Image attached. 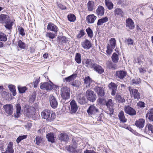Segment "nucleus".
Masks as SVG:
<instances>
[{
	"label": "nucleus",
	"instance_id": "nucleus-47",
	"mask_svg": "<svg viewBox=\"0 0 153 153\" xmlns=\"http://www.w3.org/2000/svg\"><path fill=\"white\" fill-rule=\"evenodd\" d=\"M27 137V135H25L19 136L17 139L16 141V142L18 143L22 140L26 139Z\"/></svg>",
	"mask_w": 153,
	"mask_h": 153
},
{
	"label": "nucleus",
	"instance_id": "nucleus-9",
	"mask_svg": "<svg viewBox=\"0 0 153 153\" xmlns=\"http://www.w3.org/2000/svg\"><path fill=\"white\" fill-rule=\"evenodd\" d=\"M124 110L126 114L130 115L133 116L136 114L135 110L129 105L125 106L124 108Z\"/></svg>",
	"mask_w": 153,
	"mask_h": 153
},
{
	"label": "nucleus",
	"instance_id": "nucleus-44",
	"mask_svg": "<svg viewBox=\"0 0 153 153\" xmlns=\"http://www.w3.org/2000/svg\"><path fill=\"white\" fill-rule=\"evenodd\" d=\"M18 46L22 49H24L25 48V43L23 42L20 40H19L18 42Z\"/></svg>",
	"mask_w": 153,
	"mask_h": 153
},
{
	"label": "nucleus",
	"instance_id": "nucleus-3",
	"mask_svg": "<svg viewBox=\"0 0 153 153\" xmlns=\"http://www.w3.org/2000/svg\"><path fill=\"white\" fill-rule=\"evenodd\" d=\"M61 96L63 99L65 100L69 99L70 96V90L67 87H62L60 90Z\"/></svg>",
	"mask_w": 153,
	"mask_h": 153
},
{
	"label": "nucleus",
	"instance_id": "nucleus-2",
	"mask_svg": "<svg viewBox=\"0 0 153 153\" xmlns=\"http://www.w3.org/2000/svg\"><path fill=\"white\" fill-rule=\"evenodd\" d=\"M89 116L93 118L97 117L99 115V112L97 107L94 105H91L87 110Z\"/></svg>",
	"mask_w": 153,
	"mask_h": 153
},
{
	"label": "nucleus",
	"instance_id": "nucleus-59",
	"mask_svg": "<svg viewBox=\"0 0 153 153\" xmlns=\"http://www.w3.org/2000/svg\"><path fill=\"white\" fill-rule=\"evenodd\" d=\"M134 63H137L139 65H141L142 64V61L139 58H136L134 59Z\"/></svg>",
	"mask_w": 153,
	"mask_h": 153
},
{
	"label": "nucleus",
	"instance_id": "nucleus-34",
	"mask_svg": "<svg viewBox=\"0 0 153 153\" xmlns=\"http://www.w3.org/2000/svg\"><path fill=\"white\" fill-rule=\"evenodd\" d=\"M13 143L12 142H10L8 144L7 148L6 150L7 152L10 153H13L14 152V150L13 148Z\"/></svg>",
	"mask_w": 153,
	"mask_h": 153
},
{
	"label": "nucleus",
	"instance_id": "nucleus-27",
	"mask_svg": "<svg viewBox=\"0 0 153 153\" xmlns=\"http://www.w3.org/2000/svg\"><path fill=\"white\" fill-rule=\"evenodd\" d=\"M104 11L105 9L102 6H99L96 10V12L98 15L102 16L104 15Z\"/></svg>",
	"mask_w": 153,
	"mask_h": 153
},
{
	"label": "nucleus",
	"instance_id": "nucleus-33",
	"mask_svg": "<svg viewBox=\"0 0 153 153\" xmlns=\"http://www.w3.org/2000/svg\"><path fill=\"white\" fill-rule=\"evenodd\" d=\"M108 19L107 17L100 19L98 21L97 25L99 26L102 25L103 23L108 22Z\"/></svg>",
	"mask_w": 153,
	"mask_h": 153
},
{
	"label": "nucleus",
	"instance_id": "nucleus-54",
	"mask_svg": "<svg viewBox=\"0 0 153 153\" xmlns=\"http://www.w3.org/2000/svg\"><path fill=\"white\" fill-rule=\"evenodd\" d=\"M42 141V139L41 137L37 136L36 137V141L37 145H39Z\"/></svg>",
	"mask_w": 153,
	"mask_h": 153
},
{
	"label": "nucleus",
	"instance_id": "nucleus-6",
	"mask_svg": "<svg viewBox=\"0 0 153 153\" xmlns=\"http://www.w3.org/2000/svg\"><path fill=\"white\" fill-rule=\"evenodd\" d=\"M86 94L81 93L79 94L77 96V100L79 103L81 104H84L87 102L86 98Z\"/></svg>",
	"mask_w": 153,
	"mask_h": 153
},
{
	"label": "nucleus",
	"instance_id": "nucleus-57",
	"mask_svg": "<svg viewBox=\"0 0 153 153\" xmlns=\"http://www.w3.org/2000/svg\"><path fill=\"white\" fill-rule=\"evenodd\" d=\"M149 113H147L146 115V117L148 118L150 121H153V115Z\"/></svg>",
	"mask_w": 153,
	"mask_h": 153
},
{
	"label": "nucleus",
	"instance_id": "nucleus-13",
	"mask_svg": "<svg viewBox=\"0 0 153 153\" xmlns=\"http://www.w3.org/2000/svg\"><path fill=\"white\" fill-rule=\"evenodd\" d=\"M82 47L85 50H88L92 47L91 42L88 39H86L81 43Z\"/></svg>",
	"mask_w": 153,
	"mask_h": 153
},
{
	"label": "nucleus",
	"instance_id": "nucleus-50",
	"mask_svg": "<svg viewBox=\"0 0 153 153\" xmlns=\"http://www.w3.org/2000/svg\"><path fill=\"white\" fill-rule=\"evenodd\" d=\"M46 37H49L50 39H53L54 38L56 35L53 33L49 32L46 33Z\"/></svg>",
	"mask_w": 153,
	"mask_h": 153
},
{
	"label": "nucleus",
	"instance_id": "nucleus-8",
	"mask_svg": "<svg viewBox=\"0 0 153 153\" xmlns=\"http://www.w3.org/2000/svg\"><path fill=\"white\" fill-rule=\"evenodd\" d=\"M70 112L72 113H75L77 111L78 106L74 100H72L70 103L69 107Z\"/></svg>",
	"mask_w": 153,
	"mask_h": 153
},
{
	"label": "nucleus",
	"instance_id": "nucleus-4",
	"mask_svg": "<svg viewBox=\"0 0 153 153\" xmlns=\"http://www.w3.org/2000/svg\"><path fill=\"white\" fill-rule=\"evenodd\" d=\"M87 100L91 102H94L96 100V95L94 92L91 90H87L86 92Z\"/></svg>",
	"mask_w": 153,
	"mask_h": 153
},
{
	"label": "nucleus",
	"instance_id": "nucleus-10",
	"mask_svg": "<svg viewBox=\"0 0 153 153\" xmlns=\"http://www.w3.org/2000/svg\"><path fill=\"white\" fill-rule=\"evenodd\" d=\"M94 89V91L97 93L99 97H103L105 95L104 88L103 87L96 86Z\"/></svg>",
	"mask_w": 153,
	"mask_h": 153
},
{
	"label": "nucleus",
	"instance_id": "nucleus-35",
	"mask_svg": "<svg viewBox=\"0 0 153 153\" xmlns=\"http://www.w3.org/2000/svg\"><path fill=\"white\" fill-rule=\"evenodd\" d=\"M140 82V79L139 78H136L132 80L131 83L133 85H138Z\"/></svg>",
	"mask_w": 153,
	"mask_h": 153
},
{
	"label": "nucleus",
	"instance_id": "nucleus-56",
	"mask_svg": "<svg viewBox=\"0 0 153 153\" xmlns=\"http://www.w3.org/2000/svg\"><path fill=\"white\" fill-rule=\"evenodd\" d=\"M149 133H153V126L150 124H148L147 125Z\"/></svg>",
	"mask_w": 153,
	"mask_h": 153
},
{
	"label": "nucleus",
	"instance_id": "nucleus-49",
	"mask_svg": "<svg viewBox=\"0 0 153 153\" xmlns=\"http://www.w3.org/2000/svg\"><path fill=\"white\" fill-rule=\"evenodd\" d=\"M7 40L6 35L3 33L0 32V40L5 42Z\"/></svg>",
	"mask_w": 153,
	"mask_h": 153
},
{
	"label": "nucleus",
	"instance_id": "nucleus-22",
	"mask_svg": "<svg viewBox=\"0 0 153 153\" xmlns=\"http://www.w3.org/2000/svg\"><path fill=\"white\" fill-rule=\"evenodd\" d=\"M126 72L123 71H117L116 73V76L120 79H123L126 75Z\"/></svg>",
	"mask_w": 153,
	"mask_h": 153
},
{
	"label": "nucleus",
	"instance_id": "nucleus-37",
	"mask_svg": "<svg viewBox=\"0 0 153 153\" xmlns=\"http://www.w3.org/2000/svg\"><path fill=\"white\" fill-rule=\"evenodd\" d=\"M8 88L10 91L12 93L13 96H15L16 95V93L15 86L12 85H9Z\"/></svg>",
	"mask_w": 153,
	"mask_h": 153
},
{
	"label": "nucleus",
	"instance_id": "nucleus-28",
	"mask_svg": "<svg viewBox=\"0 0 153 153\" xmlns=\"http://www.w3.org/2000/svg\"><path fill=\"white\" fill-rule=\"evenodd\" d=\"M118 117L121 122L123 123L126 122L127 119L125 118L123 111H121L118 114Z\"/></svg>",
	"mask_w": 153,
	"mask_h": 153
},
{
	"label": "nucleus",
	"instance_id": "nucleus-51",
	"mask_svg": "<svg viewBox=\"0 0 153 153\" xmlns=\"http://www.w3.org/2000/svg\"><path fill=\"white\" fill-rule=\"evenodd\" d=\"M84 82L85 84L88 85H89L91 82V80L89 76H88L85 77L84 79Z\"/></svg>",
	"mask_w": 153,
	"mask_h": 153
},
{
	"label": "nucleus",
	"instance_id": "nucleus-20",
	"mask_svg": "<svg viewBox=\"0 0 153 153\" xmlns=\"http://www.w3.org/2000/svg\"><path fill=\"white\" fill-rule=\"evenodd\" d=\"M145 120L143 119H140L136 121L135 125L139 128H142L144 126Z\"/></svg>",
	"mask_w": 153,
	"mask_h": 153
},
{
	"label": "nucleus",
	"instance_id": "nucleus-25",
	"mask_svg": "<svg viewBox=\"0 0 153 153\" xmlns=\"http://www.w3.org/2000/svg\"><path fill=\"white\" fill-rule=\"evenodd\" d=\"M85 65L88 68H93L96 64L92 60L89 59H87L85 62Z\"/></svg>",
	"mask_w": 153,
	"mask_h": 153
},
{
	"label": "nucleus",
	"instance_id": "nucleus-61",
	"mask_svg": "<svg viewBox=\"0 0 153 153\" xmlns=\"http://www.w3.org/2000/svg\"><path fill=\"white\" fill-rule=\"evenodd\" d=\"M27 90L26 87H22L20 88H19V90L20 93H23L25 92V91Z\"/></svg>",
	"mask_w": 153,
	"mask_h": 153
},
{
	"label": "nucleus",
	"instance_id": "nucleus-31",
	"mask_svg": "<svg viewBox=\"0 0 153 153\" xmlns=\"http://www.w3.org/2000/svg\"><path fill=\"white\" fill-rule=\"evenodd\" d=\"M46 137L49 141L53 143L55 141V137L53 133H48L46 135Z\"/></svg>",
	"mask_w": 153,
	"mask_h": 153
},
{
	"label": "nucleus",
	"instance_id": "nucleus-41",
	"mask_svg": "<svg viewBox=\"0 0 153 153\" xmlns=\"http://www.w3.org/2000/svg\"><path fill=\"white\" fill-rule=\"evenodd\" d=\"M36 98V94L35 92H33L32 94L30 96L29 101V102L32 103L35 101Z\"/></svg>",
	"mask_w": 153,
	"mask_h": 153
},
{
	"label": "nucleus",
	"instance_id": "nucleus-24",
	"mask_svg": "<svg viewBox=\"0 0 153 153\" xmlns=\"http://www.w3.org/2000/svg\"><path fill=\"white\" fill-rule=\"evenodd\" d=\"M94 70L100 74H101L103 73L104 71V69L102 67L98 64H95V66L93 68Z\"/></svg>",
	"mask_w": 153,
	"mask_h": 153
},
{
	"label": "nucleus",
	"instance_id": "nucleus-23",
	"mask_svg": "<svg viewBox=\"0 0 153 153\" xmlns=\"http://www.w3.org/2000/svg\"><path fill=\"white\" fill-rule=\"evenodd\" d=\"M96 18L97 17L94 14L89 15L86 17V21L88 23H93Z\"/></svg>",
	"mask_w": 153,
	"mask_h": 153
},
{
	"label": "nucleus",
	"instance_id": "nucleus-14",
	"mask_svg": "<svg viewBox=\"0 0 153 153\" xmlns=\"http://www.w3.org/2000/svg\"><path fill=\"white\" fill-rule=\"evenodd\" d=\"M108 87L110 90H111V94L114 96L117 91V85L114 82H111L109 84Z\"/></svg>",
	"mask_w": 153,
	"mask_h": 153
},
{
	"label": "nucleus",
	"instance_id": "nucleus-64",
	"mask_svg": "<svg viewBox=\"0 0 153 153\" xmlns=\"http://www.w3.org/2000/svg\"><path fill=\"white\" fill-rule=\"evenodd\" d=\"M137 105L138 106L142 108L145 107L144 103L143 102L140 101L137 104Z\"/></svg>",
	"mask_w": 153,
	"mask_h": 153
},
{
	"label": "nucleus",
	"instance_id": "nucleus-63",
	"mask_svg": "<svg viewBox=\"0 0 153 153\" xmlns=\"http://www.w3.org/2000/svg\"><path fill=\"white\" fill-rule=\"evenodd\" d=\"M127 42L128 45H132L133 44L134 41L133 40L131 39L128 38L127 39Z\"/></svg>",
	"mask_w": 153,
	"mask_h": 153
},
{
	"label": "nucleus",
	"instance_id": "nucleus-42",
	"mask_svg": "<svg viewBox=\"0 0 153 153\" xmlns=\"http://www.w3.org/2000/svg\"><path fill=\"white\" fill-rule=\"evenodd\" d=\"M68 20L71 22H74L76 20L75 16L73 14H70L68 15Z\"/></svg>",
	"mask_w": 153,
	"mask_h": 153
},
{
	"label": "nucleus",
	"instance_id": "nucleus-30",
	"mask_svg": "<svg viewBox=\"0 0 153 153\" xmlns=\"http://www.w3.org/2000/svg\"><path fill=\"white\" fill-rule=\"evenodd\" d=\"M106 64H107V67L109 69H116L117 68V65L113 63L111 61H108L107 62Z\"/></svg>",
	"mask_w": 153,
	"mask_h": 153
},
{
	"label": "nucleus",
	"instance_id": "nucleus-55",
	"mask_svg": "<svg viewBox=\"0 0 153 153\" xmlns=\"http://www.w3.org/2000/svg\"><path fill=\"white\" fill-rule=\"evenodd\" d=\"M5 23L6 25H5V27L8 29H11L12 25L11 22L9 21V22H6Z\"/></svg>",
	"mask_w": 153,
	"mask_h": 153
},
{
	"label": "nucleus",
	"instance_id": "nucleus-48",
	"mask_svg": "<svg viewBox=\"0 0 153 153\" xmlns=\"http://www.w3.org/2000/svg\"><path fill=\"white\" fill-rule=\"evenodd\" d=\"M94 3L93 2L89 1L88 3V8L89 11H92L93 9Z\"/></svg>",
	"mask_w": 153,
	"mask_h": 153
},
{
	"label": "nucleus",
	"instance_id": "nucleus-11",
	"mask_svg": "<svg viewBox=\"0 0 153 153\" xmlns=\"http://www.w3.org/2000/svg\"><path fill=\"white\" fill-rule=\"evenodd\" d=\"M105 105L109 108L110 111V114H113L114 111L113 107L114 106V103L113 102L111 99H109L106 101Z\"/></svg>",
	"mask_w": 153,
	"mask_h": 153
},
{
	"label": "nucleus",
	"instance_id": "nucleus-16",
	"mask_svg": "<svg viewBox=\"0 0 153 153\" xmlns=\"http://www.w3.org/2000/svg\"><path fill=\"white\" fill-rule=\"evenodd\" d=\"M53 83H49L48 82H45L40 85V88L45 89L48 91H50L52 90L53 88Z\"/></svg>",
	"mask_w": 153,
	"mask_h": 153
},
{
	"label": "nucleus",
	"instance_id": "nucleus-32",
	"mask_svg": "<svg viewBox=\"0 0 153 153\" xmlns=\"http://www.w3.org/2000/svg\"><path fill=\"white\" fill-rule=\"evenodd\" d=\"M105 5L109 10H111L113 8L114 5L110 0H105Z\"/></svg>",
	"mask_w": 153,
	"mask_h": 153
},
{
	"label": "nucleus",
	"instance_id": "nucleus-62",
	"mask_svg": "<svg viewBox=\"0 0 153 153\" xmlns=\"http://www.w3.org/2000/svg\"><path fill=\"white\" fill-rule=\"evenodd\" d=\"M40 81V77L37 78L34 82V88L37 87L38 84Z\"/></svg>",
	"mask_w": 153,
	"mask_h": 153
},
{
	"label": "nucleus",
	"instance_id": "nucleus-12",
	"mask_svg": "<svg viewBox=\"0 0 153 153\" xmlns=\"http://www.w3.org/2000/svg\"><path fill=\"white\" fill-rule=\"evenodd\" d=\"M3 108L6 113L9 115L13 114V106L11 104H6L4 105Z\"/></svg>",
	"mask_w": 153,
	"mask_h": 153
},
{
	"label": "nucleus",
	"instance_id": "nucleus-39",
	"mask_svg": "<svg viewBox=\"0 0 153 153\" xmlns=\"http://www.w3.org/2000/svg\"><path fill=\"white\" fill-rule=\"evenodd\" d=\"M81 54L79 53H76V54L75 59L77 63L78 64L81 63Z\"/></svg>",
	"mask_w": 153,
	"mask_h": 153
},
{
	"label": "nucleus",
	"instance_id": "nucleus-43",
	"mask_svg": "<svg viewBox=\"0 0 153 153\" xmlns=\"http://www.w3.org/2000/svg\"><path fill=\"white\" fill-rule=\"evenodd\" d=\"M114 48H112L111 46H110L109 44H107V50L106 51L107 54L108 55L111 54Z\"/></svg>",
	"mask_w": 153,
	"mask_h": 153
},
{
	"label": "nucleus",
	"instance_id": "nucleus-19",
	"mask_svg": "<svg viewBox=\"0 0 153 153\" xmlns=\"http://www.w3.org/2000/svg\"><path fill=\"white\" fill-rule=\"evenodd\" d=\"M77 145L76 143L73 145L69 146L66 147V149L68 151L73 153H78V151L76 150Z\"/></svg>",
	"mask_w": 153,
	"mask_h": 153
},
{
	"label": "nucleus",
	"instance_id": "nucleus-38",
	"mask_svg": "<svg viewBox=\"0 0 153 153\" xmlns=\"http://www.w3.org/2000/svg\"><path fill=\"white\" fill-rule=\"evenodd\" d=\"M76 76V74H74L68 77H66L65 79L66 82H69L73 80Z\"/></svg>",
	"mask_w": 153,
	"mask_h": 153
},
{
	"label": "nucleus",
	"instance_id": "nucleus-26",
	"mask_svg": "<svg viewBox=\"0 0 153 153\" xmlns=\"http://www.w3.org/2000/svg\"><path fill=\"white\" fill-rule=\"evenodd\" d=\"M9 16L6 15L1 14L0 15V22L1 23H6L9 22Z\"/></svg>",
	"mask_w": 153,
	"mask_h": 153
},
{
	"label": "nucleus",
	"instance_id": "nucleus-53",
	"mask_svg": "<svg viewBox=\"0 0 153 153\" xmlns=\"http://www.w3.org/2000/svg\"><path fill=\"white\" fill-rule=\"evenodd\" d=\"M139 72L140 74H143L146 71V68L145 67L141 66L138 68Z\"/></svg>",
	"mask_w": 153,
	"mask_h": 153
},
{
	"label": "nucleus",
	"instance_id": "nucleus-21",
	"mask_svg": "<svg viewBox=\"0 0 153 153\" xmlns=\"http://www.w3.org/2000/svg\"><path fill=\"white\" fill-rule=\"evenodd\" d=\"M58 137L59 139L61 141H67L68 140L69 137L68 135L65 133H63L60 134L59 135Z\"/></svg>",
	"mask_w": 153,
	"mask_h": 153
},
{
	"label": "nucleus",
	"instance_id": "nucleus-29",
	"mask_svg": "<svg viewBox=\"0 0 153 153\" xmlns=\"http://www.w3.org/2000/svg\"><path fill=\"white\" fill-rule=\"evenodd\" d=\"M115 15L119 16H123V12L122 10L119 8H115L114 10Z\"/></svg>",
	"mask_w": 153,
	"mask_h": 153
},
{
	"label": "nucleus",
	"instance_id": "nucleus-58",
	"mask_svg": "<svg viewBox=\"0 0 153 153\" xmlns=\"http://www.w3.org/2000/svg\"><path fill=\"white\" fill-rule=\"evenodd\" d=\"M99 102L102 105H105L106 101L105 100L102 98L100 97L98 99Z\"/></svg>",
	"mask_w": 153,
	"mask_h": 153
},
{
	"label": "nucleus",
	"instance_id": "nucleus-46",
	"mask_svg": "<svg viewBox=\"0 0 153 153\" xmlns=\"http://www.w3.org/2000/svg\"><path fill=\"white\" fill-rule=\"evenodd\" d=\"M86 31L87 33L88 36L90 38H91L93 36V33L92 30L90 28L88 27L86 30Z\"/></svg>",
	"mask_w": 153,
	"mask_h": 153
},
{
	"label": "nucleus",
	"instance_id": "nucleus-5",
	"mask_svg": "<svg viewBox=\"0 0 153 153\" xmlns=\"http://www.w3.org/2000/svg\"><path fill=\"white\" fill-rule=\"evenodd\" d=\"M131 97L138 100L140 98V94L137 90L129 87L128 88Z\"/></svg>",
	"mask_w": 153,
	"mask_h": 153
},
{
	"label": "nucleus",
	"instance_id": "nucleus-15",
	"mask_svg": "<svg viewBox=\"0 0 153 153\" xmlns=\"http://www.w3.org/2000/svg\"><path fill=\"white\" fill-rule=\"evenodd\" d=\"M15 109L16 112L14 114V117L18 118L22 114L21 107L19 103H17L15 105Z\"/></svg>",
	"mask_w": 153,
	"mask_h": 153
},
{
	"label": "nucleus",
	"instance_id": "nucleus-40",
	"mask_svg": "<svg viewBox=\"0 0 153 153\" xmlns=\"http://www.w3.org/2000/svg\"><path fill=\"white\" fill-rule=\"evenodd\" d=\"M112 59L114 62L115 63H117L119 59L118 55L115 53H114L112 56Z\"/></svg>",
	"mask_w": 153,
	"mask_h": 153
},
{
	"label": "nucleus",
	"instance_id": "nucleus-45",
	"mask_svg": "<svg viewBox=\"0 0 153 153\" xmlns=\"http://www.w3.org/2000/svg\"><path fill=\"white\" fill-rule=\"evenodd\" d=\"M110 46L115 48L116 45V42L114 38H112L110 40V43L108 44Z\"/></svg>",
	"mask_w": 153,
	"mask_h": 153
},
{
	"label": "nucleus",
	"instance_id": "nucleus-1",
	"mask_svg": "<svg viewBox=\"0 0 153 153\" xmlns=\"http://www.w3.org/2000/svg\"><path fill=\"white\" fill-rule=\"evenodd\" d=\"M41 114L42 117L48 121H52L55 118V114L50 110H44Z\"/></svg>",
	"mask_w": 153,
	"mask_h": 153
},
{
	"label": "nucleus",
	"instance_id": "nucleus-36",
	"mask_svg": "<svg viewBox=\"0 0 153 153\" xmlns=\"http://www.w3.org/2000/svg\"><path fill=\"white\" fill-rule=\"evenodd\" d=\"M116 100L119 103H123L125 102V99L120 95L117 94L115 97Z\"/></svg>",
	"mask_w": 153,
	"mask_h": 153
},
{
	"label": "nucleus",
	"instance_id": "nucleus-52",
	"mask_svg": "<svg viewBox=\"0 0 153 153\" xmlns=\"http://www.w3.org/2000/svg\"><path fill=\"white\" fill-rule=\"evenodd\" d=\"M18 30L19 32V34L22 36H24L25 35L24 30L23 28L19 26L18 28Z\"/></svg>",
	"mask_w": 153,
	"mask_h": 153
},
{
	"label": "nucleus",
	"instance_id": "nucleus-17",
	"mask_svg": "<svg viewBox=\"0 0 153 153\" xmlns=\"http://www.w3.org/2000/svg\"><path fill=\"white\" fill-rule=\"evenodd\" d=\"M47 29V30L54 32L56 33L58 31V27L52 23H50L48 24Z\"/></svg>",
	"mask_w": 153,
	"mask_h": 153
},
{
	"label": "nucleus",
	"instance_id": "nucleus-7",
	"mask_svg": "<svg viewBox=\"0 0 153 153\" xmlns=\"http://www.w3.org/2000/svg\"><path fill=\"white\" fill-rule=\"evenodd\" d=\"M50 104L51 106L53 108H56L58 106V102L56 98L52 95L49 97Z\"/></svg>",
	"mask_w": 153,
	"mask_h": 153
},
{
	"label": "nucleus",
	"instance_id": "nucleus-60",
	"mask_svg": "<svg viewBox=\"0 0 153 153\" xmlns=\"http://www.w3.org/2000/svg\"><path fill=\"white\" fill-rule=\"evenodd\" d=\"M85 34V33L83 30H81L79 33L78 34L77 37L78 38H80L82 37Z\"/></svg>",
	"mask_w": 153,
	"mask_h": 153
},
{
	"label": "nucleus",
	"instance_id": "nucleus-18",
	"mask_svg": "<svg viewBox=\"0 0 153 153\" xmlns=\"http://www.w3.org/2000/svg\"><path fill=\"white\" fill-rule=\"evenodd\" d=\"M126 26L130 29H133L135 27L134 22L131 19L129 18L126 20Z\"/></svg>",
	"mask_w": 153,
	"mask_h": 153
}]
</instances>
